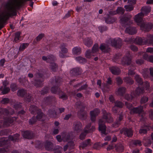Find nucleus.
<instances>
[{
  "label": "nucleus",
  "instance_id": "f257e3e1",
  "mask_svg": "<svg viewBox=\"0 0 153 153\" xmlns=\"http://www.w3.org/2000/svg\"><path fill=\"white\" fill-rule=\"evenodd\" d=\"M5 7L7 12L0 14V30L4 27L5 23L10 17L17 15V10L19 9L10 0L7 3Z\"/></svg>",
  "mask_w": 153,
  "mask_h": 153
},
{
  "label": "nucleus",
  "instance_id": "f03ea898",
  "mask_svg": "<svg viewBox=\"0 0 153 153\" xmlns=\"http://www.w3.org/2000/svg\"><path fill=\"white\" fill-rule=\"evenodd\" d=\"M102 117L99 120V129L101 133L104 134H105L106 127L105 123H110L113 121V118L111 114L107 113L105 110L103 111Z\"/></svg>",
  "mask_w": 153,
  "mask_h": 153
},
{
  "label": "nucleus",
  "instance_id": "7ed1b4c3",
  "mask_svg": "<svg viewBox=\"0 0 153 153\" xmlns=\"http://www.w3.org/2000/svg\"><path fill=\"white\" fill-rule=\"evenodd\" d=\"M143 16L142 13H139L135 16L134 20L137 24L140 26L142 30L148 31L152 29L153 25L152 23L146 24L143 22L142 20Z\"/></svg>",
  "mask_w": 153,
  "mask_h": 153
},
{
  "label": "nucleus",
  "instance_id": "20e7f679",
  "mask_svg": "<svg viewBox=\"0 0 153 153\" xmlns=\"http://www.w3.org/2000/svg\"><path fill=\"white\" fill-rule=\"evenodd\" d=\"M20 135L18 134H16L13 135H10L8 138L6 137H3L0 140V146H2L5 145H7L6 147L8 148L10 141L13 142H18Z\"/></svg>",
  "mask_w": 153,
  "mask_h": 153
},
{
  "label": "nucleus",
  "instance_id": "39448f33",
  "mask_svg": "<svg viewBox=\"0 0 153 153\" xmlns=\"http://www.w3.org/2000/svg\"><path fill=\"white\" fill-rule=\"evenodd\" d=\"M36 78H41L39 79H36L33 83L36 87H42L43 86L42 82L44 81L42 77L43 76V72L39 71L35 74Z\"/></svg>",
  "mask_w": 153,
  "mask_h": 153
},
{
  "label": "nucleus",
  "instance_id": "423d86ee",
  "mask_svg": "<svg viewBox=\"0 0 153 153\" xmlns=\"http://www.w3.org/2000/svg\"><path fill=\"white\" fill-rule=\"evenodd\" d=\"M51 92L55 94H59L60 98L64 99H66L67 98V96L65 93L60 91L58 87L53 86L51 88Z\"/></svg>",
  "mask_w": 153,
  "mask_h": 153
},
{
  "label": "nucleus",
  "instance_id": "0eeeda50",
  "mask_svg": "<svg viewBox=\"0 0 153 153\" xmlns=\"http://www.w3.org/2000/svg\"><path fill=\"white\" fill-rule=\"evenodd\" d=\"M14 113L13 110L10 108H8V109L0 108V118L4 117V116L7 115L8 114L12 115Z\"/></svg>",
  "mask_w": 153,
  "mask_h": 153
},
{
  "label": "nucleus",
  "instance_id": "6e6552de",
  "mask_svg": "<svg viewBox=\"0 0 153 153\" xmlns=\"http://www.w3.org/2000/svg\"><path fill=\"white\" fill-rule=\"evenodd\" d=\"M73 128L75 133L80 132L82 129V123L79 121L75 122L73 124Z\"/></svg>",
  "mask_w": 153,
  "mask_h": 153
},
{
  "label": "nucleus",
  "instance_id": "1a4fd4ad",
  "mask_svg": "<svg viewBox=\"0 0 153 153\" xmlns=\"http://www.w3.org/2000/svg\"><path fill=\"white\" fill-rule=\"evenodd\" d=\"M146 105L144 106L140 105L138 107L133 108L130 111L131 114H140L143 111V109L144 107L146 108Z\"/></svg>",
  "mask_w": 153,
  "mask_h": 153
},
{
  "label": "nucleus",
  "instance_id": "9d476101",
  "mask_svg": "<svg viewBox=\"0 0 153 153\" xmlns=\"http://www.w3.org/2000/svg\"><path fill=\"white\" fill-rule=\"evenodd\" d=\"M66 46L67 45L63 43L61 44L60 47L61 51L59 53V56L60 58H64L65 54L68 52V50L65 48Z\"/></svg>",
  "mask_w": 153,
  "mask_h": 153
},
{
  "label": "nucleus",
  "instance_id": "9b49d317",
  "mask_svg": "<svg viewBox=\"0 0 153 153\" xmlns=\"http://www.w3.org/2000/svg\"><path fill=\"white\" fill-rule=\"evenodd\" d=\"M120 132L121 134H123L128 137H132L133 135V131L130 128H124L120 130Z\"/></svg>",
  "mask_w": 153,
  "mask_h": 153
},
{
  "label": "nucleus",
  "instance_id": "f8f14e48",
  "mask_svg": "<svg viewBox=\"0 0 153 153\" xmlns=\"http://www.w3.org/2000/svg\"><path fill=\"white\" fill-rule=\"evenodd\" d=\"M100 110L97 108L94 109L93 110L90 112L91 119L93 122L95 121L96 117L100 113Z\"/></svg>",
  "mask_w": 153,
  "mask_h": 153
},
{
  "label": "nucleus",
  "instance_id": "ddd939ff",
  "mask_svg": "<svg viewBox=\"0 0 153 153\" xmlns=\"http://www.w3.org/2000/svg\"><path fill=\"white\" fill-rule=\"evenodd\" d=\"M110 42L112 46L117 48L120 47L122 45V40L120 38L117 40L115 39H111Z\"/></svg>",
  "mask_w": 153,
  "mask_h": 153
},
{
  "label": "nucleus",
  "instance_id": "4468645a",
  "mask_svg": "<svg viewBox=\"0 0 153 153\" xmlns=\"http://www.w3.org/2000/svg\"><path fill=\"white\" fill-rule=\"evenodd\" d=\"M131 62V59L129 56H124L121 59L120 64L123 65H129Z\"/></svg>",
  "mask_w": 153,
  "mask_h": 153
},
{
  "label": "nucleus",
  "instance_id": "2eb2a0df",
  "mask_svg": "<svg viewBox=\"0 0 153 153\" xmlns=\"http://www.w3.org/2000/svg\"><path fill=\"white\" fill-rule=\"evenodd\" d=\"M131 17L130 16L123 15L120 17V22L123 26H124L129 21Z\"/></svg>",
  "mask_w": 153,
  "mask_h": 153
},
{
  "label": "nucleus",
  "instance_id": "dca6fc26",
  "mask_svg": "<svg viewBox=\"0 0 153 153\" xmlns=\"http://www.w3.org/2000/svg\"><path fill=\"white\" fill-rule=\"evenodd\" d=\"M23 136L25 138L30 139L34 137L32 132L30 131H26L22 132Z\"/></svg>",
  "mask_w": 153,
  "mask_h": 153
},
{
  "label": "nucleus",
  "instance_id": "f3484780",
  "mask_svg": "<svg viewBox=\"0 0 153 153\" xmlns=\"http://www.w3.org/2000/svg\"><path fill=\"white\" fill-rule=\"evenodd\" d=\"M19 9L25 2L27 1H31L33 0H10Z\"/></svg>",
  "mask_w": 153,
  "mask_h": 153
},
{
  "label": "nucleus",
  "instance_id": "a211bd4d",
  "mask_svg": "<svg viewBox=\"0 0 153 153\" xmlns=\"http://www.w3.org/2000/svg\"><path fill=\"white\" fill-rule=\"evenodd\" d=\"M17 119V117H8L5 120L3 125L5 126H9L10 124L13 123Z\"/></svg>",
  "mask_w": 153,
  "mask_h": 153
},
{
  "label": "nucleus",
  "instance_id": "6ab92c4d",
  "mask_svg": "<svg viewBox=\"0 0 153 153\" xmlns=\"http://www.w3.org/2000/svg\"><path fill=\"white\" fill-rule=\"evenodd\" d=\"M109 69L111 73L115 75H118L121 72L120 69L115 66H112L109 68Z\"/></svg>",
  "mask_w": 153,
  "mask_h": 153
},
{
  "label": "nucleus",
  "instance_id": "aec40b11",
  "mask_svg": "<svg viewBox=\"0 0 153 153\" xmlns=\"http://www.w3.org/2000/svg\"><path fill=\"white\" fill-rule=\"evenodd\" d=\"M126 91V89L125 87H120L116 91V94L118 96H123Z\"/></svg>",
  "mask_w": 153,
  "mask_h": 153
},
{
  "label": "nucleus",
  "instance_id": "412c9836",
  "mask_svg": "<svg viewBox=\"0 0 153 153\" xmlns=\"http://www.w3.org/2000/svg\"><path fill=\"white\" fill-rule=\"evenodd\" d=\"M77 115L78 117L82 120L86 119L87 117L86 112L81 109L78 112Z\"/></svg>",
  "mask_w": 153,
  "mask_h": 153
},
{
  "label": "nucleus",
  "instance_id": "4be33fe9",
  "mask_svg": "<svg viewBox=\"0 0 153 153\" xmlns=\"http://www.w3.org/2000/svg\"><path fill=\"white\" fill-rule=\"evenodd\" d=\"M73 75L77 76L80 75L82 73L81 69L77 68H73L70 71Z\"/></svg>",
  "mask_w": 153,
  "mask_h": 153
},
{
  "label": "nucleus",
  "instance_id": "5701e85b",
  "mask_svg": "<svg viewBox=\"0 0 153 153\" xmlns=\"http://www.w3.org/2000/svg\"><path fill=\"white\" fill-rule=\"evenodd\" d=\"M100 48L102 52L104 53H107L110 50V48L108 45L104 43L101 44Z\"/></svg>",
  "mask_w": 153,
  "mask_h": 153
},
{
  "label": "nucleus",
  "instance_id": "b1692460",
  "mask_svg": "<svg viewBox=\"0 0 153 153\" xmlns=\"http://www.w3.org/2000/svg\"><path fill=\"white\" fill-rule=\"evenodd\" d=\"M151 11V7L149 6H145L143 7L141 9V12L143 15H147L150 13Z\"/></svg>",
  "mask_w": 153,
  "mask_h": 153
},
{
  "label": "nucleus",
  "instance_id": "393cba45",
  "mask_svg": "<svg viewBox=\"0 0 153 153\" xmlns=\"http://www.w3.org/2000/svg\"><path fill=\"white\" fill-rule=\"evenodd\" d=\"M144 90L143 88L138 87L135 90V91L133 92V94H134V96L136 97L144 93Z\"/></svg>",
  "mask_w": 153,
  "mask_h": 153
},
{
  "label": "nucleus",
  "instance_id": "a878e982",
  "mask_svg": "<svg viewBox=\"0 0 153 153\" xmlns=\"http://www.w3.org/2000/svg\"><path fill=\"white\" fill-rule=\"evenodd\" d=\"M126 32L129 34L133 35L137 32V30L134 27H130L126 28Z\"/></svg>",
  "mask_w": 153,
  "mask_h": 153
},
{
  "label": "nucleus",
  "instance_id": "bb28decb",
  "mask_svg": "<svg viewBox=\"0 0 153 153\" xmlns=\"http://www.w3.org/2000/svg\"><path fill=\"white\" fill-rule=\"evenodd\" d=\"M91 140L90 139H88L81 143L79 146L80 149H83L88 146L91 145Z\"/></svg>",
  "mask_w": 153,
  "mask_h": 153
},
{
  "label": "nucleus",
  "instance_id": "cd10ccee",
  "mask_svg": "<svg viewBox=\"0 0 153 153\" xmlns=\"http://www.w3.org/2000/svg\"><path fill=\"white\" fill-rule=\"evenodd\" d=\"M91 123H89L85 127V130L86 132L87 133H90L93 132L95 130V127L94 126H92L91 127Z\"/></svg>",
  "mask_w": 153,
  "mask_h": 153
},
{
  "label": "nucleus",
  "instance_id": "c85d7f7f",
  "mask_svg": "<svg viewBox=\"0 0 153 153\" xmlns=\"http://www.w3.org/2000/svg\"><path fill=\"white\" fill-rule=\"evenodd\" d=\"M115 148L116 150L118 152H122L124 150L123 146L121 143H117L116 145Z\"/></svg>",
  "mask_w": 153,
  "mask_h": 153
},
{
  "label": "nucleus",
  "instance_id": "c756f323",
  "mask_svg": "<svg viewBox=\"0 0 153 153\" xmlns=\"http://www.w3.org/2000/svg\"><path fill=\"white\" fill-rule=\"evenodd\" d=\"M83 43L87 47H90L91 46L93 42L92 40L90 38H86L84 39Z\"/></svg>",
  "mask_w": 153,
  "mask_h": 153
},
{
  "label": "nucleus",
  "instance_id": "7c9ffc66",
  "mask_svg": "<svg viewBox=\"0 0 153 153\" xmlns=\"http://www.w3.org/2000/svg\"><path fill=\"white\" fill-rule=\"evenodd\" d=\"M62 140L64 142L67 141L71 137L70 134L69 133L67 132H62L61 134Z\"/></svg>",
  "mask_w": 153,
  "mask_h": 153
},
{
  "label": "nucleus",
  "instance_id": "2f4dec72",
  "mask_svg": "<svg viewBox=\"0 0 153 153\" xmlns=\"http://www.w3.org/2000/svg\"><path fill=\"white\" fill-rule=\"evenodd\" d=\"M134 42L139 45H145V39H142L141 37H137L134 40Z\"/></svg>",
  "mask_w": 153,
  "mask_h": 153
},
{
  "label": "nucleus",
  "instance_id": "473e14b6",
  "mask_svg": "<svg viewBox=\"0 0 153 153\" xmlns=\"http://www.w3.org/2000/svg\"><path fill=\"white\" fill-rule=\"evenodd\" d=\"M53 144L51 142L47 141L45 143V147L46 150L48 151L52 150L53 148Z\"/></svg>",
  "mask_w": 153,
  "mask_h": 153
},
{
  "label": "nucleus",
  "instance_id": "72a5a7b5",
  "mask_svg": "<svg viewBox=\"0 0 153 153\" xmlns=\"http://www.w3.org/2000/svg\"><path fill=\"white\" fill-rule=\"evenodd\" d=\"M40 110V109H39L37 107L34 105H30L29 108V110L30 113L33 114H36Z\"/></svg>",
  "mask_w": 153,
  "mask_h": 153
},
{
  "label": "nucleus",
  "instance_id": "f704fd0d",
  "mask_svg": "<svg viewBox=\"0 0 153 153\" xmlns=\"http://www.w3.org/2000/svg\"><path fill=\"white\" fill-rule=\"evenodd\" d=\"M117 20V19L114 17H111L109 16L108 18L105 19V21L108 24H111Z\"/></svg>",
  "mask_w": 153,
  "mask_h": 153
},
{
  "label": "nucleus",
  "instance_id": "c9c22d12",
  "mask_svg": "<svg viewBox=\"0 0 153 153\" xmlns=\"http://www.w3.org/2000/svg\"><path fill=\"white\" fill-rule=\"evenodd\" d=\"M145 44H151L153 45V36L150 35L148 36L147 39H145Z\"/></svg>",
  "mask_w": 153,
  "mask_h": 153
},
{
  "label": "nucleus",
  "instance_id": "e433bc0d",
  "mask_svg": "<svg viewBox=\"0 0 153 153\" xmlns=\"http://www.w3.org/2000/svg\"><path fill=\"white\" fill-rule=\"evenodd\" d=\"M143 57L144 59L153 63V55L149 56L147 54L145 53Z\"/></svg>",
  "mask_w": 153,
  "mask_h": 153
},
{
  "label": "nucleus",
  "instance_id": "4c0bfd02",
  "mask_svg": "<svg viewBox=\"0 0 153 153\" xmlns=\"http://www.w3.org/2000/svg\"><path fill=\"white\" fill-rule=\"evenodd\" d=\"M73 53L74 55H78L81 53V49L79 47H76L74 48L72 50Z\"/></svg>",
  "mask_w": 153,
  "mask_h": 153
},
{
  "label": "nucleus",
  "instance_id": "58836bf2",
  "mask_svg": "<svg viewBox=\"0 0 153 153\" xmlns=\"http://www.w3.org/2000/svg\"><path fill=\"white\" fill-rule=\"evenodd\" d=\"M134 78L136 82L138 83L139 85H141L143 84V82L142 79L140 77L139 75L137 74L136 75Z\"/></svg>",
  "mask_w": 153,
  "mask_h": 153
},
{
  "label": "nucleus",
  "instance_id": "ea45409f",
  "mask_svg": "<svg viewBox=\"0 0 153 153\" xmlns=\"http://www.w3.org/2000/svg\"><path fill=\"white\" fill-rule=\"evenodd\" d=\"M50 68L52 72H55L58 69V66L54 63H51L50 64Z\"/></svg>",
  "mask_w": 153,
  "mask_h": 153
},
{
  "label": "nucleus",
  "instance_id": "a19ab883",
  "mask_svg": "<svg viewBox=\"0 0 153 153\" xmlns=\"http://www.w3.org/2000/svg\"><path fill=\"white\" fill-rule=\"evenodd\" d=\"M106 82V85H105L104 88V89L105 90V91H108V90L106 89V88L108 89H109V86H108V85H111L112 84V80L111 78L110 77L108 78Z\"/></svg>",
  "mask_w": 153,
  "mask_h": 153
},
{
  "label": "nucleus",
  "instance_id": "79ce46f5",
  "mask_svg": "<svg viewBox=\"0 0 153 153\" xmlns=\"http://www.w3.org/2000/svg\"><path fill=\"white\" fill-rule=\"evenodd\" d=\"M123 80L124 82L127 83L130 85L132 84L134 82V80L130 77H125L124 78Z\"/></svg>",
  "mask_w": 153,
  "mask_h": 153
},
{
  "label": "nucleus",
  "instance_id": "37998d69",
  "mask_svg": "<svg viewBox=\"0 0 153 153\" xmlns=\"http://www.w3.org/2000/svg\"><path fill=\"white\" fill-rule=\"evenodd\" d=\"M1 90L2 91L3 94H6L8 93L10 91L9 87H2L0 88Z\"/></svg>",
  "mask_w": 153,
  "mask_h": 153
},
{
  "label": "nucleus",
  "instance_id": "c03bdc74",
  "mask_svg": "<svg viewBox=\"0 0 153 153\" xmlns=\"http://www.w3.org/2000/svg\"><path fill=\"white\" fill-rule=\"evenodd\" d=\"M26 93L27 92L26 90L24 89H22L18 90L17 94L18 96L23 97Z\"/></svg>",
  "mask_w": 153,
  "mask_h": 153
},
{
  "label": "nucleus",
  "instance_id": "a18cd8bd",
  "mask_svg": "<svg viewBox=\"0 0 153 153\" xmlns=\"http://www.w3.org/2000/svg\"><path fill=\"white\" fill-rule=\"evenodd\" d=\"M28 43H24L22 44L19 47V51H23L29 45Z\"/></svg>",
  "mask_w": 153,
  "mask_h": 153
},
{
  "label": "nucleus",
  "instance_id": "49530a36",
  "mask_svg": "<svg viewBox=\"0 0 153 153\" xmlns=\"http://www.w3.org/2000/svg\"><path fill=\"white\" fill-rule=\"evenodd\" d=\"M48 113L49 116L53 118H56V113L54 110H50Z\"/></svg>",
  "mask_w": 153,
  "mask_h": 153
},
{
  "label": "nucleus",
  "instance_id": "de8ad7c7",
  "mask_svg": "<svg viewBox=\"0 0 153 153\" xmlns=\"http://www.w3.org/2000/svg\"><path fill=\"white\" fill-rule=\"evenodd\" d=\"M115 106L119 108H122L124 105V103L122 102L116 101L114 102Z\"/></svg>",
  "mask_w": 153,
  "mask_h": 153
},
{
  "label": "nucleus",
  "instance_id": "09e8293b",
  "mask_svg": "<svg viewBox=\"0 0 153 153\" xmlns=\"http://www.w3.org/2000/svg\"><path fill=\"white\" fill-rule=\"evenodd\" d=\"M134 97V94H133V93H131L130 95L128 94H125L124 98L127 100L129 101L132 100Z\"/></svg>",
  "mask_w": 153,
  "mask_h": 153
},
{
  "label": "nucleus",
  "instance_id": "8fccbe9b",
  "mask_svg": "<svg viewBox=\"0 0 153 153\" xmlns=\"http://www.w3.org/2000/svg\"><path fill=\"white\" fill-rule=\"evenodd\" d=\"M37 115L36 117V119L37 120H40L44 116V114L41 112V110H39L37 112Z\"/></svg>",
  "mask_w": 153,
  "mask_h": 153
},
{
  "label": "nucleus",
  "instance_id": "3c124183",
  "mask_svg": "<svg viewBox=\"0 0 153 153\" xmlns=\"http://www.w3.org/2000/svg\"><path fill=\"white\" fill-rule=\"evenodd\" d=\"M21 34V33L20 32H18L15 33L14 41L16 42H19Z\"/></svg>",
  "mask_w": 153,
  "mask_h": 153
},
{
  "label": "nucleus",
  "instance_id": "603ef678",
  "mask_svg": "<svg viewBox=\"0 0 153 153\" xmlns=\"http://www.w3.org/2000/svg\"><path fill=\"white\" fill-rule=\"evenodd\" d=\"M55 100V98L53 97L49 96L44 99V101L46 102H50Z\"/></svg>",
  "mask_w": 153,
  "mask_h": 153
},
{
  "label": "nucleus",
  "instance_id": "864d4df0",
  "mask_svg": "<svg viewBox=\"0 0 153 153\" xmlns=\"http://www.w3.org/2000/svg\"><path fill=\"white\" fill-rule=\"evenodd\" d=\"M99 50V45L97 44H95L92 47V53H94Z\"/></svg>",
  "mask_w": 153,
  "mask_h": 153
},
{
  "label": "nucleus",
  "instance_id": "5fc2aeb1",
  "mask_svg": "<svg viewBox=\"0 0 153 153\" xmlns=\"http://www.w3.org/2000/svg\"><path fill=\"white\" fill-rule=\"evenodd\" d=\"M32 99L33 97L30 94H26L25 98V100L26 101L29 102H30Z\"/></svg>",
  "mask_w": 153,
  "mask_h": 153
},
{
  "label": "nucleus",
  "instance_id": "6e6d98bb",
  "mask_svg": "<svg viewBox=\"0 0 153 153\" xmlns=\"http://www.w3.org/2000/svg\"><path fill=\"white\" fill-rule=\"evenodd\" d=\"M121 56L119 54L114 56L113 59V61L117 63H120L119 59Z\"/></svg>",
  "mask_w": 153,
  "mask_h": 153
},
{
  "label": "nucleus",
  "instance_id": "4d7b16f0",
  "mask_svg": "<svg viewBox=\"0 0 153 153\" xmlns=\"http://www.w3.org/2000/svg\"><path fill=\"white\" fill-rule=\"evenodd\" d=\"M117 14H123L125 12L124 9L122 7H118L116 10Z\"/></svg>",
  "mask_w": 153,
  "mask_h": 153
},
{
  "label": "nucleus",
  "instance_id": "13d9d810",
  "mask_svg": "<svg viewBox=\"0 0 153 153\" xmlns=\"http://www.w3.org/2000/svg\"><path fill=\"white\" fill-rule=\"evenodd\" d=\"M149 98L148 97L143 96L140 99V104H143L146 102L148 100Z\"/></svg>",
  "mask_w": 153,
  "mask_h": 153
},
{
  "label": "nucleus",
  "instance_id": "bf43d9fd",
  "mask_svg": "<svg viewBox=\"0 0 153 153\" xmlns=\"http://www.w3.org/2000/svg\"><path fill=\"white\" fill-rule=\"evenodd\" d=\"M88 133H87V132H86L84 128V132L82 133L79 136L80 139L81 140H83L85 139V136Z\"/></svg>",
  "mask_w": 153,
  "mask_h": 153
},
{
  "label": "nucleus",
  "instance_id": "052dcab7",
  "mask_svg": "<svg viewBox=\"0 0 153 153\" xmlns=\"http://www.w3.org/2000/svg\"><path fill=\"white\" fill-rule=\"evenodd\" d=\"M17 85L16 84L12 83L10 85V88L12 91H14L17 90Z\"/></svg>",
  "mask_w": 153,
  "mask_h": 153
},
{
  "label": "nucleus",
  "instance_id": "680f3d73",
  "mask_svg": "<svg viewBox=\"0 0 153 153\" xmlns=\"http://www.w3.org/2000/svg\"><path fill=\"white\" fill-rule=\"evenodd\" d=\"M76 59L79 61L80 63H84L86 61L85 59L81 56L77 57L76 58Z\"/></svg>",
  "mask_w": 153,
  "mask_h": 153
},
{
  "label": "nucleus",
  "instance_id": "e2e57ef3",
  "mask_svg": "<svg viewBox=\"0 0 153 153\" xmlns=\"http://www.w3.org/2000/svg\"><path fill=\"white\" fill-rule=\"evenodd\" d=\"M125 8L127 11H130L133 10L134 7L132 5H126L124 7Z\"/></svg>",
  "mask_w": 153,
  "mask_h": 153
},
{
  "label": "nucleus",
  "instance_id": "0e129e2a",
  "mask_svg": "<svg viewBox=\"0 0 153 153\" xmlns=\"http://www.w3.org/2000/svg\"><path fill=\"white\" fill-rule=\"evenodd\" d=\"M91 51L90 50H89L86 51L85 53V56L88 58H90L92 56V53Z\"/></svg>",
  "mask_w": 153,
  "mask_h": 153
},
{
  "label": "nucleus",
  "instance_id": "69168bd1",
  "mask_svg": "<svg viewBox=\"0 0 153 153\" xmlns=\"http://www.w3.org/2000/svg\"><path fill=\"white\" fill-rule=\"evenodd\" d=\"M19 81L22 85H25L26 82H28V81L26 80L25 78H20L19 79Z\"/></svg>",
  "mask_w": 153,
  "mask_h": 153
},
{
  "label": "nucleus",
  "instance_id": "338daca9",
  "mask_svg": "<svg viewBox=\"0 0 153 153\" xmlns=\"http://www.w3.org/2000/svg\"><path fill=\"white\" fill-rule=\"evenodd\" d=\"M116 83L118 85H120L123 82V81L122 79L120 77H117L116 79Z\"/></svg>",
  "mask_w": 153,
  "mask_h": 153
},
{
  "label": "nucleus",
  "instance_id": "774afa93",
  "mask_svg": "<svg viewBox=\"0 0 153 153\" xmlns=\"http://www.w3.org/2000/svg\"><path fill=\"white\" fill-rule=\"evenodd\" d=\"M68 148L70 149H73L74 148L75 144L74 142L73 141H70L68 143Z\"/></svg>",
  "mask_w": 153,
  "mask_h": 153
}]
</instances>
